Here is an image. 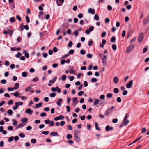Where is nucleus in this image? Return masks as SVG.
I'll list each match as a JSON object with an SVG mask.
<instances>
[{
  "instance_id": "obj_1",
  "label": "nucleus",
  "mask_w": 149,
  "mask_h": 149,
  "mask_svg": "<svg viewBox=\"0 0 149 149\" xmlns=\"http://www.w3.org/2000/svg\"><path fill=\"white\" fill-rule=\"evenodd\" d=\"M129 117V114L128 113L126 114L125 117L123 120L122 123L123 125L125 126L129 123V121L127 120V118Z\"/></svg>"
},
{
  "instance_id": "obj_2",
  "label": "nucleus",
  "mask_w": 149,
  "mask_h": 149,
  "mask_svg": "<svg viewBox=\"0 0 149 149\" xmlns=\"http://www.w3.org/2000/svg\"><path fill=\"white\" fill-rule=\"evenodd\" d=\"M114 107L113 106H112L111 107L108 109L105 112L104 115L105 116H107V115L109 114L112 112V110L114 109Z\"/></svg>"
},
{
  "instance_id": "obj_3",
  "label": "nucleus",
  "mask_w": 149,
  "mask_h": 149,
  "mask_svg": "<svg viewBox=\"0 0 149 149\" xmlns=\"http://www.w3.org/2000/svg\"><path fill=\"white\" fill-rule=\"evenodd\" d=\"M134 45H130L127 49L126 52L127 53L130 52L134 48Z\"/></svg>"
},
{
  "instance_id": "obj_4",
  "label": "nucleus",
  "mask_w": 149,
  "mask_h": 149,
  "mask_svg": "<svg viewBox=\"0 0 149 149\" xmlns=\"http://www.w3.org/2000/svg\"><path fill=\"white\" fill-rule=\"evenodd\" d=\"M64 119V116L62 115H60L58 117H55L54 118V120L55 121H57L59 120H63Z\"/></svg>"
},
{
  "instance_id": "obj_5",
  "label": "nucleus",
  "mask_w": 149,
  "mask_h": 149,
  "mask_svg": "<svg viewBox=\"0 0 149 149\" xmlns=\"http://www.w3.org/2000/svg\"><path fill=\"white\" fill-rule=\"evenodd\" d=\"M133 81L131 80L126 85V87L127 88H130L132 86L133 84Z\"/></svg>"
},
{
  "instance_id": "obj_6",
  "label": "nucleus",
  "mask_w": 149,
  "mask_h": 149,
  "mask_svg": "<svg viewBox=\"0 0 149 149\" xmlns=\"http://www.w3.org/2000/svg\"><path fill=\"white\" fill-rule=\"evenodd\" d=\"M143 37H144L143 34L142 33H141L140 34L139 36L138 37V40L139 42H141L142 41V40L143 38Z\"/></svg>"
},
{
  "instance_id": "obj_7",
  "label": "nucleus",
  "mask_w": 149,
  "mask_h": 149,
  "mask_svg": "<svg viewBox=\"0 0 149 149\" xmlns=\"http://www.w3.org/2000/svg\"><path fill=\"white\" fill-rule=\"evenodd\" d=\"M101 59L103 65L106 66L107 65L106 56H104V57L102 58Z\"/></svg>"
},
{
  "instance_id": "obj_8",
  "label": "nucleus",
  "mask_w": 149,
  "mask_h": 149,
  "mask_svg": "<svg viewBox=\"0 0 149 149\" xmlns=\"http://www.w3.org/2000/svg\"><path fill=\"white\" fill-rule=\"evenodd\" d=\"M33 112V111L30 108H28L25 111L26 113L30 115H31L32 113Z\"/></svg>"
},
{
  "instance_id": "obj_9",
  "label": "nucleus",
  "mask_w": 149,
  "mask_h": 149,
  "mask_svg": "<svg viewBox=\"0 0 149 149\" xmlns=\"http://www.w3.org/2000/svg\"><path fill=\"white\" fill-rule=\"evenodd\" d=\"M74 139L76 141L79 142L80 141V138L79 135H74Z\"/></svg>"
},
{
  "instance_id": "obj_10",
  "label": "nucleus",
  "mask_w": 149,
  "mask_h": 149,
  "mask_svg": "<svg viewBox=\"0 0 149 149\" xmlns=\"http://www.w3.org/2000/svg\"><path fill=\"white\" fill-rule=\"evenodd\" d=\"M149 21V17H147L145 18L143 21V22L144 24H147L148 21Z\"/></svg>"
},
{
  "instance_id": "obj_11",
  "label": "nucleus",
  "mask_w": 149,
  "mask_h": 149,
  "mask_svg": "<svg viewBox=\"0 0 149 149\" xmlns=\"http://www.w3.org/2000/svg\"><path fill=\"white\" fill-rule=\"evenodd\" d=\"M88 12L89 13L94 14L95 13V11L93 9L91 8H89L88 10Z\"/></svg>"
},
{
  "instance_id": "obj_12",
  "label": "nucleus",
  "mask_w": 149,
  "mask_h": 149,
  "mask_svg": "<svg viewBox=\"0 0 149 149\" xmlns=\"http://www.w3.org/2000/svg\"><path fill=\"white\" fill-rule=\"evenodd\" d=\"M62 99L61 98L59 99L56 102V104L58 106H60L61 105V103L62 102Z\"/></svg>"
},
{
  "instance_id": "obj_13",
  "label": "nucleus",
  "mask_w": 149,
  "mask_h": 149,
  "mask_svg": "<svg viewBox=\"0 0 149 149\" xmlns=\"http://www.w3.org/2000/svg\"><path fill=\"white\" fill-rule=\"evenodd\" d=\"M23 104V102H16L15 103V105H16L18 107L19 105L22 106Z\"/></svg>"
},
{
  "instance_id": "obj_14",
  "label": "nucleus",
  "mask_w": 149,
  "mask_h": 149,
  "mask_svg": "<svg viewBox=\"0 0 149 149\" xmlns=\"http://www.w3.org/2000/svg\"><path fill=\"white\" fill-rule=\"evenodd\" d=\"M50 135L52 136H59L57 132H53L50 133Z\"/></svg>"
},
{
  "instance_id": "obj_15",
  "label": "nucleus",
  "mask_w": 149,
  "mask_h": 149,
  "mask_svg": "<svg viewBox=\"0 0 149 149\" xmlns=\"http://www.w3.org/2000/svg\"><path fill=\"white\" fill-rule=\"evenodd\" d=\"M100 100L99 99H95V101L94 103V105L95 106L96 105H97L100 101Z\"/></svg>"
},
{
  "instance_id": "obj_16",
  "label": "nucleus",
  "mask_w": 149,
  "mask_h": 149,
  "mask_svg": "<svg viewBox=\"0 0 149 149\" xmlns=\"http://www.w3.org/2000/svg\"><path fill=\"white\" fill-rule=\"evenodd\" d=\"M57 79V77L55 76L54 78L52 80H50L49 81V83H52V84L54 83L56 80Z\"/></svg>"
},
{
  "instance_id": "obj_17",
  "label": "nucleus",
  "mask_w": 149,
  "mask_h": 149,
  "mask_svg": "<svg viewBox=\"0 0 149 149\" xmlns=\"http://www.w3.org/2000/svg\"><path fill=\"white\" fill-rule=\"evenodd\" d=\"M74 135H79L80 134V131L79 130H76L74 131Z\"/></svg>"
},
{
  "instance_id": "obj_18",
  "label": "nucleus",
  "mask_w": 149,
  "mask_h": 149,
  "mask_svg": "<svg viewBox=\"0 0 149 149\" xmlns=\"http://www.w3.org/2000/svg\"><path fill=\"white\" fill-rule=\"evenodd\" d=\"M113 81L114 83L116 84L118 82V79L117 77H115L113 78Z\"/></svg>"
},
{
  "instance_id": "obj_19",
  "label": "nucleus",
  "mask_w": 149,
  "mask_h": 149,
  "mask_svg": "<svg viewBox=\"0 0 149 149\" xmlns=\"http://www.w3.org/2000/svg\"><path fill=\"white\" fill-rule=\"evenodd\" d=\"M25 90L26 92H30L31 90V88L30 87H28L25 88Z\"/></svg>"
},
{
  "instance_id": "obj_20",
  "label": "nucleus",
  "mask_w": 149,
  "mask_h": 149,
  "mask_svg": "<svg viewBox=\"0 0 149 149\" xmlns=\"http://www.w3.org/2000/svg\"><path fill=\"white\" fill-rule=\"evenodd\" d=\"M73 102L75 103V105H76L78 101V99L77 97H74L73 98Z\"/></svg>"
},
{
  "instance_id": "obj_21",
  "label": "nucleus",
  "mask_w": 149,
  "mask_h": 149,
  "mask_svg": "<svg viewBox=\"0 0 149 149\" xmlns=\"http://www.w3.org/2000/svg\"><path fill=\"white\" fill-rule=\"evenodd\" d=\"M94 19L95 20L97 21L99 20V17L98 15L97 14H95L94 16Z\"/></svg>"
},
{
  "instance_id": "obj_22",
  "label": "nucleus",
  "mask_w": 149,
  "mask_h": 149,
  "mask_svg": "<svg viewBox=\"0 0 149 149\" xmlns=\"http://www.w3.org/2000/svg\"><path fill=\"white\" fill-rule=\"evenodd\" d=\"M95 128L96 130H100V129L98 127V124L97 122H95Z\"/></svg>"
},
{
  "instance_id": "obj_23",
  "label": "nucleus",
  "mask_w": 149,
  "mask_h": 149,
  "mask_svg": "<svg viewBox=\"0 0 149 149\" xmlns=\"http://www.w3.org/2000/svg\"><path fill=\"white\" fill-rule=\"evenodd\" d=\"M7 113L9 115H11L13 114V111L11 109L8 110L7 112Z\"/></svg>"
},
{
  "instance_id": "obj_24",
  "label": "nucleus",
  "mask_w": 149,
  "mask_h": 149,
  "mask_svg": "<svg viewBox=\"0 0 149 149\" xmlns=\"http://www.w3.org/2000/svg\"><path fill=\"white\" fill-rule=\"evenodd\" d=\"M59 1L62 3L61 4H59L58 3V0H57L56 1V3L58 6H61L63 3L64 2V0H59Z\"/></svg>"
},
{
  "instance_id": "obj_25",
  "label": "nucleus",
  "mask_w": 149,
  "mask_h": 149,
  "mask_svg": "<svg viewBox=\"0 0 149 149\" xmlns=\"http://www.w3.org/2000/svg\"><path fill=\"white\" fill-rule=\"evenodd\" d=\"M76 71L73 70V68L71 69L69 71V73L70 74H75Z\"/></svg>"
},
{
  "instance_id": "obj_26",
  "label": "nucleus",
  "mask_w": 149,
  "mask_h": 149,
  "mask_svg": "<svg viewBox=\"0 0 149 149\" xmlns=\"http://www.w3.org/2000/svg\"><path fill=\"white\" fill-rule=\"evenodd\" d=\"M27 73L26 72H24L22 73V75L24 77H25L27 76Z\"/></svg>"
},
{
  "instance_id": "obj_27",
  "label": "nucleus",
  "mask_w": 149,
  "mask_h": 149,
  "mask_svg": "<svg viewBox=\"0 0 149 149\" xmlns=\"http://www.w3.org/2000/svg\"><path fill=\"white\" fill-rule=\"evenodd\" d=\"M22 55L21 53L20 52H18L17 53L16 55L15 56L17 58H18L20 57Z\"/></svg>"
},
{
  "instance_id": "obj_28",
  "label": "nucleus",
  "mask_w": 149,
  "mask_h": 149,
  "mask_svg": "<svg viewBox=\"0 0 149 149\" xmlns=\"http://www.w3.org/2000/svg\"><path fill=\"white\" fill-rule=\"evenodd\" d=\"M42 106V103H39L36 104V107L38 108H39L41 107Z\"/></svg>"
},
{
  "instance_id": "obj_29",
  "label": "nucleus",
  "mask_w": 149,
  "mask_h": 149,
  "mask_svg": "<svg viewBox=\"0 0 149 149\" xmlns=\"http://www.w3.org/2000/svg\"><path fill=\"white\" fill-rule=\"evenodd\" d=\"M19 84L18 83H16L15 84V86L14 87L15 88V89H17L19 88Z\"/></svg>"
},
{
  "instance_id": "obj_30",
  "label": "nucleus",
  "mask_w": 149,
  "mask_h": 149,
  "mask_svg": "<svg viewBox=\"0 0 149 149\" xmlns=\"http://www.w3.org/2000/svg\"><path fill=\"white\" fill-rule=\"evenodd\" d=\"M112 94L111 93H109L106 95L107 97L109 98H111L112 97Z\"/></svg>"
},
{
  "instance_id": "obj_31",
  "label": "nucleus",
  "mask_w": 149,
  "mask_h": 149,
  "mask_svg": "<svg viewBox=\"0 0 149 149\" xmlns=\"http://www.w3.org/2000/svg\"><path fill=\"white\" fill-rule=\"evenodd\" d=\"M24 126V125L20 123L17 125V127L16 129H17L20 127H22Z\"/></svg>"
},
{
  "instance_id": "obj_32",
  "label": "nucleus",
  "mask_w": 149,
  "mask_h": 149,
  "mask_svg": "<svg viewBox=\"0 0 149 149\" xmlns=\"http://www.w3.org/2000/svg\"><path fill=\"white\" fill-rule=\"evenodd\" d=\"M88 29L90 31V32H91L94 29V27L93 26H91Z\"/></svg>"
},
{
  "instance_id": "obj_33",
  "label": "nucleus",
  "mask_w": 149,
  "mask_h": 149,
  "mask_svg": "<svg viewBox=\"0 0 149 149\" xmlns=\"http://www.w3.org/2000/svg\"><path fill=\"white\" fill-rule=\"evenodd\" d=\"M31 142L32 143L35 144L36 142V140L35 139H32L31 140Z\"/></svg>"
},
{
  "instance_id": "obj_34",
  "label": "nucleus",
  "mask_w": 149,
  "mask_h": 149,
  "mask_svg": "<svg viewBox=\"0 0 149 149\" xmlns=\"http://www.w3.org/2000/svg\"><path fill=\"white\" fill-rule=\"evenodd\" d=\"M56 93H52L50 94V96L51 97H53L56 96Z\"/></svg>"
},
{
  "instance_id": "obj_35",
  "label": "nucleus",
  "mask_w": 149,
  "mask_h": 149,
  "mask_svg": "<svg viewBox=\"0 0 149 149\" xmlns=\"http://www.w3.org/2000/svg\"><path fill=\"white\" fill-rule=\"evenodd\" d=\"M15 20V19L14 17H11L10 19V21L11 23L14 22Z\"/></svg>"
},
{
  "instance_id": "obj_36",
  "label": "nucleus",
  "mask_w": 149,
  "mask_h": 149,
  "mask_svg": "<svg viewBox=\"0 0 149 149\" xmlns=\"http://www.w3.org/2000/svg\"><path fill=\"white\" fill-rule=\"evenodd\" d=\"M19 94V92L18 91H16L14 93V96L16 97H17L18 96Z\"/></svg>"
},
{
  "instance_id": "obj_37",
  "label": "nucleus",
  "mask_w": 149,
  "mask_h": 149,
  "mask_svg": "<svg viewBox=\"0 0 149 149\" xmlns=\"http://www.w3.org/2000/svg\"><path fill=\"white\" fill-rule=\"evenodd\" d=\"M114 92L115 93H117L119 92V90L118 88H116L113 89Z\"/></svg>"
},
{
  "instance_id": "obj_38",
  "label": "nucleus",
  "mask_w": 149,
  "mask_h": 149,
  "mask_svg": "<svg viewBox=\"0 0 149 149\" xmlns=\"http://www.w3.org/2000/svg\"><path fill=\"white\" fill-rule=\"evenodd\" d=\"M97 81V79L96 78H93L91 79V81L93 82H95Z\"/></svg>"
},
{
  "instance_id": "obj_39",
  "label": "nucleus",
  "mask_w": 149,
  "mask_h": 149,
  "mask_svg": "<svg viewBox=\"0 0 149 149\" xmlns=\"http://www.w3.org/2000/svg\"><path fill=\"white\" fill-rule=\"evenodd\" d=\"M70 55V54H69V53H67V54H65L64 55H63L62 58H67V57H68V56H69Z\"/></svg>"
},
{
  "instance_id": "obj_40",
  "label": "nucleus",
  "mask_w": 149,
  "mask_h": 149,
  "mask_svg": "<svg viewBox=\"0 0 149 149\" xmlns=\"http://www.w3.org/2000/svg\"><path fill=\"white\" fill-rule=\"evenodd\" d=\"M66 108L67 109V112H70V106H66Z\"/></svg>"
},
{
  "instance_id": "obj_41",
  "label": "nucleus",
  "mask_w": 149,
  "mask_h": 149,
  "mask_svg": "<svg viewBox=\"0 0 149 149\" xmlns=\"http://www.w3.org/2000/svg\"><path fill=\"white\" fill-rule=\"evenodd\" d=\"M42 134L47 135L49 134V132L48 131H44L42 132Z\"/></svg>"
},
{
  "instance_id": "obj_42",
  "label": "nucleus",
  "mask_w": 149,
  "mask_h": 149,
  "mask_svg": "<svg viewBox=\"0 0 149 149\" xmlns=\"http://www.w3.org/2000/svg\"><path fill=\"white\" fill-rule=\"evenodd\" d=\"M112 48L113 49L114 51H115L116 49V46L115 44H113L112 45Z\"/></svg>"
},
{
  "instance_id": "obj_43",
  "label": "nucleus",
  "mask_w": 149,
  "mask_h": 149,
  "mask_svg": "<svg viewBox=\"0 0 149 149\" xmlns=\"http://www.w3.org/2000/svg\"><path fill=\"white\" fill-rule=\"evenodd\" d=\"M67 138L68 139H70L72 138V136L70 134H68L66 136Z\"/></svg>"
},
{
  "instance_id": "obj_44",
  "label": "nucleus",
  "mask_w": 149,
  "mask_h": 149,
  "mask_svg": "<svg viewBox=\"0 0 149 149\" xmlns=\"http://www.w3.org/2000/svg\"><path fill=\"white\" fill-rule=\"evenodd\" d=\"M15 88L14 87L12 88L9 87L8 88V90L9 91H12L14 90L15 89Z\"/></svg>"
},
{
  "instance_id": "obj_45",
  "label": "nucleus",
  "mask_w": 149,
  "mask_h": 149,
  "mask_svg": "<svg viewBox=\"0 0 149 149\" xmlns=\"http://www.w3.org/2000/svg\"><path fill=\"white\" fill-rule=\"evenodd\" d=\"M84 93V92L83 91H82L79 92L78 93V95L79 96H82Z\"/></svg>"
},
{
  "instance_id": "obj_46",
  "label": "nucleus",
  "mask_w": 149,
  "mask_h": 149,
  "mask_svg": "<svg viewBox=\"0 0 149 149\" xmlns=\"http://www.w3.org/2000/svg\"><path fill=\"white\" fill-rule=\"evenodd\" d=\"M13 32V30H9L8 31V33L10 36H12Z\"/></svg>"
},
{
  "instance_id": "obj_47",
  "label": "nucleus",
  "mask_w": 149,
  "mask_h": 149,
  "mask_svg": "<svg viewBox=\"0 0 149 149\" xmlns=\"http://www.w3.org/2000/svg\"><path fill=\"white\" fill-rule=\"evenodd\" d=\"M74 34L76 36H77L78 34V30H76L74 32Z\"/></svg>"
},
{
  "instance_id": "obj_48",
  "label": "nucleus",
  "mask_w": 149,
  "mask_h": 149,
  "mask_svg": "<svg viewBox=\"0 0 149 149\" xmlns=\"http://www.w3.org/2000/svg\"><path fill=\"white\" fill-rule=\"evenodd\" d=\"M99 56L101 58H102L104 57V56H106L105 55H104V54L102 53H99Z\"/></svg>"
},
{
  "instance_id": "obj_49",
  "label": "nucleus",
  "mask_w": 149,
  "mask_h": 149,
  "mask_svg": "<svg viewBox=\"0 0 149 149\" xmlns=\"http://www.w3.org/2000/svg\"><path fill=\"white\" fill-rule=\"evenodd\" d=\"M93 44V42L92 40H90L88 42V45L89 46H91Z\"/></svg>"
},
{
  "instance_id": "obj_50",
  "label": "nucleus",
  "mask_w": 149,
  "mask_h": 149,
  "mask_svg": "<svg viewBox=\"0 0 149 149\" xmlns=\"http://www.w3.org/2000/svg\"><path fill=\"white\" fill-rule=\"evenodd\" d=\"M66 76L65 75H63L62 76V80L63 81L65 80L66 79Z\"/></svg>"
},
{
  "instance_id": "obj_51",
  "label": "nucleus",
  "mask_w": 149,
  "mask_h": 149,
  "mask_svg": "<svg viewBox=\"0 0 149 149\" xmlns=\"http://www.w3.org/2000/svg\"><path fill=\"white\" fill-rule=\"evenodd\" d=\"M68 77L69 78V80L70 81H73L74 79V77L73 76H69Z\"/></svg>"
},
{
  "instance_id": "obj_52",
  "label": "nucleus",
  "mask_w": 149,
  "mask_h": 149,
  "mask_svg": "<svg viewBox=\"0 0 149 149\" xmlns=\"http://www.w3.org/2000/svg\"><path fill=\"white\" fill-rule=\"evenodd\" d=\"M141 138H142V136H140L139 138L136 139V140L134 141L133 142V143H135L137 141H138L139 140H140Z\"/></svg>"
},
{
  "instance_id": "obj_53",
  "label": "nucleus",
  "mask_w": 149,
  "mask_h": 149,
  "mask_svg": "<svg viewBox=\"0 0 149 149\" xmlns=\"http://www.w3.org/2000/svg\"><path fill=\"white\" fill-rule=\"evenodd\" d=\"M39 80V78L38 77H36L32 80V81L35 82H36Z\"/></svg>"
},
{
  "instance_id": "obj_54",
  "label": "nucleus",
  "mask_w": 149,
  "mask_h": 149,
  "mask_svg": "<svg viewBox=\"0 0 149 149\" xmlns=\"http://www.w3.org/2000/svg\"><path fill=\"white\" fill-rule=\"evenodd\" d=\"M13 139L14 137L13 136L10 137L9 138L8 141L9 142H11L13 141Z\"/></svg>"
},
{
  "instance_id": "obj_55",
  "label": "nucleus",
  "mask_w": 149,
  "mask_h": 149,
  "mask_svg": "<svg viewBox=\"0 0 149 149\" xmlns=\"http://www.w3.org/2000/svg\"><path fill=\"white\" fill-rule=\"evenodd\" d=\"M27 120H28V119L26 118H22L21 120V121L23 122H26L27 121Z\"/></svg>"
},
{
  "instance_id": "obj_56",
  "label": "nucleus",
  "mask_w": 149,
  "mask_h": 149,
  "mask_svg": "<svg viewBox=\"0 0 149 149\" xmlns=\"http://www.w3.org/2000/svg\"><path fill=\"white\" fill-rule=\"evenodd\" d=\"M12 121L13 122V125L14 126H15L17 124V122L15 120L13 119Z\"/></svg>"
},
{
  "instance_id": "obj_57",
  "label": "nucleus",
  "mask_w": 149,
  "mask_h": 149,
  "mask_svg": "<svg viewBox=\"0 0 149 149\" xmlns=\"http://www.w3.org/2000/svg\"><path fill=\"white\" fill-rule=\"evenodd\" d=\"M110 127L109 125H107L105 129L107 131H109L110 130Z\"/></svg>"
},
{
  "instance_id": "obj_58",
  "label": "nucleus",
  "mask_w": 149,
  "mask_h": 149,
  "mask_svg": "<svg viewBox=\"0 0 149 149\" xmlns=\"http://www.w3.org/2000/svg\"><path fill=\"white\" fill-rule=\"evenodd\" d=\"M13 100H9L8 102V104L9 105H11L13 104Z\"/></svg>"
},
{
  "instance_id": "obj_59",
  "label": "nucleus",
  "mask_w": 149,
  "mask_h": 149,
  "mask_svg": "<svg viewBox=\"0 0 149 149\" xmlns=\"http://www.w3.org/2000/svg\"><path fill=\"white\" fill-rule=\"evenodd\" d=\"M0 82L3 84H5L6 83V81L5 79H3Z\"/></svg>"
},
{
  "instance_id": "obj_60",
  "label": "nucleus",
  "mask_w": 149,
  "mask_h": 149,
  "mask_svg": "<svg viewBox=\"0 0 149 149\" xmlns=\"http://www.w3.org/2000/svg\"><path fill=\"white\" fill-rule=\"evenodd\" d=\"M107 9L109 11L111 10L112 9V7L110 5H108L107 7Z\"/></svg>"
},
{
  "instance_id": "obj_61",
  "label": "nucleus",
  "mask_w": 149,
  "mask_h": 149,
  "mask_svg": "<svg viewBox=\"0 0 149 149\" xmlns=\"http://www.w3.org/2000/svg\"><path fill=\"white\" fill-rule=\"evenodd\" d=\"M117 101L119 103H120L121 102V99L120 97H118L117 98Z\"/></svg>"
},
{
  "instance_id": "obj_62",
  "label": "nucleus",
  "mask_w": 149,
  "mask_h": 149,
  "mask_svg": "<svg viewBox=\"0 0 149 149\" xmlns=\"http://www.w3.org/2000/svg\"><path fill=\"white\" fill-rule=\"evenodd\" d=\"M80 53L82 55H84L86 53L85 51L82 49H81L80 50Z\"/></svg>"
},
{
  "instance_id": "obj_63",
  "label": "nucleus",
  "mask_w": 149,
  "mask_h": 149,
  "mask_svg": "<svg viewBox=\"0 0 149 149\" xmlns=\"http://www.w3.org/2000/svg\"><path fill=\"white\" fill-rule=\"evenodd\" d=\"M56 91L59 93H60L61 92V89L58 86L56 87Z\"/></svg>"
},
{
  "instance_id": "obj_64",
  "label": "nucleus",
  "mask_w": 149,
  "mask_h": 149,
  "mask_svg": "<svg viewBox=\"0 0 149 149\" xmlns=\"http://www.w3.org/2000/svg\"><path fill=\"white\" fill-rule=\"evenodd\" d=\"M116 40V38L114 37H113L111 38V42H114Z\"/></svg>"
}]
</instances>
